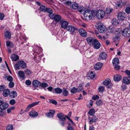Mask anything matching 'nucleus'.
<instances>
[{
    "mask_svg": "<svg viewBox=\"0 0 130 130\" xmlns=\"http://www.w3.org/2000/svg\"><path fill=\"white\" fill-rule=\"evenodd\" d=\"M120 29L118 28H116L114 27L110 28L107 30L105 34V36L107 38H108L111 35V34H113L118 35L119 34L121 33L120 32Z\"/></svg>",
    "mask_w": 130,
    "mask_h": 130,
    "instance_id": "f257e3e1",
    "label": "nucleus"
},
{
    "mask_svg": "<svg viewBox=\"0 0 130 130\" xmlns=\"http://www.w3.org/2000/svg\"><path fill=\"white\" fill-rule=\"evenodd\" d=\"M94 15V12L90 10L87 9L84 12V16L86 19L91 20Z\"/></svg>",
    "mask_w": 130,
    "mask_h": 130,
    "instance_id": "f03ea898",
    "label": "nucleus"
},
{
    "mask_svg": "<svg viewBox=\"0 0 130 130\" xmlns=\"http://www.w3.org/2000/svg\"><path fill=\"white\" fill-rule=\"evenodd\" d=\"M105 15V12L103 10H99L97 11L96 16L99 19L103 18Z\"/></svg>",
    "mask_w": 130,
    "mask_h": 130,
    "instance_id": "7ed1b4c3",
    "label": "nucleus"
},
{
    "mask_svg": "<svg viewBox=\"0 0 130 130\" xmlns=\"http://www.w3.org/2000/svg\"><path fill=\"white\" fill-rule=\"evenodd\" d=\"M126 15L123 12H120L117 15V18L119 20H123L126 17Z\"/></svg>",
    "mask_w": 130,
    "mask_h": 130,
    "instance_id": "20e7f679",
    "label": "nucleus"
},
{
    "mask_svg": "<svg viewBox=\"0 0 130 130\" xmlns=\"http://www.w3.org/2000/svg\"><path fill=\"white\" fill-rule=\"evenodd\" d=\"M51 19L54 20L55 21L58 22L61 19V16L59 14H55L54 13L53 15L50 18Z\"/></svg>",
    "mask_w": 130,
    "mask_h": 130,
    "instance_id": "39448f33",
    "label": "nucleus"
},
{
    "mask_svg": "<svg viewBox=\"0 0 130 130\" xmlns=\"http://www.w3.org/2000/svg\"><path fill=\"white\" fill-rule=\"evenodd\" d=\"M66 29L68 31L70 32L71 34L74 33L75 30H78V29L77 28L71 25L68 26Z\"/></svg>",
    "mask_w": 130,
    "mask_h": 130,
    "instance_id": "423d86ee",
    "label": "nucleus"
},
{
    "mask_svg": "<svg viewBox=\"0 0 130 130\" xmlns=\"http://www.w3.org/2000/svg\"><path fill=\"white\" fill-rule=\"evenodd\" d=\"M123 35L125 37L130 36V28H126L124 29L122 32Z\"/></svg>",
    "mask_w": 130,
    "mask_h": 130,
    "instance_id": "0eeeda50",
    "label": "nucleus"
},
{
    "mask_svg": "<svg viewBox=\"0 0 130 130\" xmlns=\"http://www.w3.org/2000/svg\"><path fill=\"white\" fill-rule=\"evenodd\" d=\"M123 84L128 85L130 84V77L126 76L123 77L122 80Z\"/></svg>",
    "mask_w": 130,
    "mask_h": 130,
    "instance_id": "6e6552de",
    "label": "nucleus"
},
{
    "mask_svg": "<svg viewBox=\"0 0 130 130\" xmlns=\"http://www.w3.org/2000/svg\"><path fill=\"white\" fill-rule=\"evenodd\" d=\"M60 24L61 25V27L64 29H66L69 24L68 22L66 21L61 20L60 21Z\"/></svg>",
    "mask_w": 130,
    "mask_h": 130,
    "instance_id": "1a4fd4ad",
    "label": "nucleus"
},
{
    "mask_svg": "<svg viewBox=\"0 0 130 130\" xmlns=\"http://www.w3.org/2000/svg\"><path fill=\"white\" fill-rule=\"evenodd\" d=\"M106 29V27L103 25H99L98 27V30L101 33L105 32Z\"/></svg>",
    "mask_w": 130,
    "mask_h": 130,
    "instance_id": "9d476101",
    "label": "nucleus"
},
{
    "mask_svg": "<svg viewBox=\"0 0 130 130\" xmlns=\"http://www.w3.org/2000/svg\"><path fill=\"white\" fill-rule=\"evenodd\" d=\"M57 117L59 119V120L64 121L66 119L67 116L64 115L62 113H59L57 114Z\"/></svg>",
    "mask_w": 130,
    "mask_h": 130,
    "instance_id": "9b49d317",
    "label": "nucleus"
},
{
    "mask_svg": "<svg viewBox=\"0 0 130 130\" xmlns=\"http://www.w3.org/2000/svg\"><path fill=\"white\" fill-rule=\"evenodd\" d=\"M98 119V118L94 116L92 117H89L88 118L89 123L90 124H91L93 123H95L96 122Z\"/></svg>",
    "mask_w": 130,
    "mask_h": 130,
    "instance_id": "f8f14e48",
    "label": "nucleus"
},
{
    "mask_svg": "<svg viewBox=\"0 0 130 130\" xmlns=\"http://www.w3.org/2000/svg\"><path fill=\"white\" fill-rule=\"evenodd\" d=\"M79 34L82 37H85L87 35L86 31L84 29L80 28L78 30Z\"/></svg>",
    "mask_w": 130,
    "mask_h": 130,
    "instance_id": "ddd939ff",
    "label": "nucleus"
},
{
    "mask_svg": "<svg viewBox=\"0 0 130 130\" xmlns=\"http://www.w3.org/2000/svg\"><path fill=\"white\" fill-rule=\"evenodd\" d=\"M107 57V55L105 52H102L99 55V58L101 60H105Z\"/></svg>",
    "mask_w": 130,
    "mask_h": 130,
    "instance_id": "4468645a",
    "label": "nucleus"
},
{
    "mask_svg": "<svg viewBox=\"0 0 130 130\" xmlns=\"http://www.w3.org/2000/svg\"><path fill=\"white\" fill-rule=\"evenodd\" d=\"M95 39H94L92 37H89L87 38V41L88 43L90 45H91L93 44Z\"/></svg>",
    "mask_w": 130,
    "mask_h": 130,
    "instance_id": "2eb2a0df",
    "label": "nucleus"
},
{
    "mask_svg": "<svg viewBox=\"0 0 130 130\" xmlns=\"http://www.w3.org/2000/svg\"><path fill=\"white\" fill-rule=\"evenodd\" d=\"M125 4V3L124 2L122 1H119L115 3V6L116 8L118 9L121 8L123 5Z\"/></svg>",
    "mask_w": 130,
    "mask_h": 130,
    "instance_id": "dca6fc26",
    "label": "nucleus"
},
{
    "mask_svg": "<svg viewBox=\"0 0 130 130\" xmlns=\"http://www.w3.org/2000/svg\"><path fill=\"white\" fill-rule=\"evenodd\" d=\"M94 48L96 49H98L100 48L101 45L99 42L96 39H95L93 44L92 45Z\"/></svg>",
    "mask_w": 130,
    "mask_h": 130,
    "instance_id": "f3484780",
    "label": "nucleus"
},
{
    "mask_svg": "<svg viewBox=\"0 0 130 130\" xmlns=\"http://www.w3.org/2000/svg\"><path fill=\"white\" fill-rule=\"evenodd\" d=\"M46 12H47L48 14V16L50 18L53 15L54 13H53L52 10L51 8L49 7H47L46 10Z\"/></svg>",
    "mask_w": 130,
    "mask_h": 130,
    "instance_id": "a211bd4d",
    "label": "nucleus"
},
{
    "mask_svg": "<svg viewBox=\"0 0 130 130\" xmlns=\"http://www.w3.org/2000/svg\"><path fill=\"white\" fill-rule=\"evenodd\" d=\"M8 107V104L6 102H3L0 104V108L2 110L7 109Z\"/></svg>",
    "mask_w": 130,
    "mask_h": 130,
    "instance_id": "6ab92c4d",
    "label": "nucleus"
},
{
    "mask_svg": "<svg viewBox=\"0 0 130 130\" xmlns=\"http://www.w3.org/2000/svg\"><path fill=\"white\" fill-rule=\"evenodd\" d=\"M18 63L20 67L22 68H24L26 67V64L25 62L23 61L22 60L19 61L18 62Z\"/></svg>",
    "mask_w": 130,
    "mask_h": 130,
    "instance_id": "aec40b11",
    "label": "nucleus"
},
{
    "mask_svg": "<svg viewBox=\"0 0 130 130\" xmlns=\"http://www.w3.org/2000/svg\"><path fill=\"white\" fill-rule=\"evenodd\" d=\"M122 78L121 75L118 74L115 75L113 77V79L115 82H119L121 80Z\"/></svg>",
    "mask_w": 130,
    "mask_h": 130,
    "instance_id": "412c9836",
    "label": "nucleus"
},
{
    "mask_svg": "<svg viewBox=\"0 0 130 130\" xmlns=\"http://www.w3.org/2000/svg\"><path fill=\"white\" fill-rule=\"evenodd\" d=\"M86 9L83 6H80L78 8V11L82 14H84V12L86 10Z\"/></svg>",
    "mask_w": 130,
    "mask_h": 130,
    "instance_id": "4be33fe9",
    "label": "nucleus"
},
{
    "mask_svg": "<svg viewBox=\"0 0 130 130\" xmlns=\"http://www.w3.org/2000/svg\"><path fill=\"white\" fill-rule=\"evenodd\" d=\"M102 66V64L100 62H98L94 66V68L96 70L100 69Z\"/></svg>",
    "mask_w": 130,
    "mask_h": 130,
    "instance_id": "5701e85b",
    "label": "nucleus"
},
{
    "mask_svg": "<svg viewBox=\"0 0 130 130\" xmlns=\"http://www.w3.org/2000/svg\"><path fill=\"white\" fill-rule=\"evenodd\" d=\"M55 112V111L54 110H50L49 112L46 113V115L49 118H51L53 116V114Z\"/></svg>",
    "mask_w": 130,
    "mask_h": 130,
    "instance_id": "b1692460",
    "label": "nucleus"
},
{
    "mask_svg": "<svg viewBox=\"0 0 130 130\" xmlns=\"http://www.w3.org/2000/svg\"><path fill=\"white\" fill-rule=\"evenodd\" d=\"M10 58L12 60L14 61H17L19 58V56L14 54H12Z\"/></svg>",
    "mask_w": 130,
    "mask_h": 130,
    "instance_id": "393cba45",
    "label": "nucleus"
},
{
    "mask_svg": "<svg viewBox=\"0 0 130 130\" xmlns=\"http://www.w3.org/2000/svg\"><path fill=\"white\" fill-rule=\"evenodd\" d=\"M33 85L35 87H39L41 85V83L37 80H34L32 82Z\"/></svg>",
    "mask_w": 130,
    "mask_h": 130,
    "instance_id": "a878e982",
    "label": "nucleus"
},
{
    "mask_svg": "<svg viewBox=\"0 0 130 130\" xmlns=\"http://www.w3.org/2000/svg\"><path fill=\"white\" fill-rule=\"evenodd\" d=\"M70 6L71 8L74 9H76L78 8V4L75 2L71 3Z\"/></svg>",
    "mask_w": 130,
    "mask_h": 130,
    "instance_id": "bb28decb",
    "label": "nucleus"
},
{
    "mask_svg": "<svg viewBox=\"0 0 130 130\" xmlns=\"http://www.w3.org/2000/svg\"><path fill=\"white\" fill-rule=\"evenodd\" d=\"M39 102H35L28 105L27 107L26 110H28L32 107L38 104Z\"/></svg>",
    "mask_w": 130,
    "mask_h": 130,
    "instance_id": "cd10ccee",
    "label": "nucleus"
},
{
    "mask_svg": "<svg viewBox=\"0 0 130 130\" xmlns=\"http://www.w3.org/2000/svg\"><path fill=\"white\" fill-rule=\"evenodd\" d=\"M62 92L63 96H64L66 97L68 95V91L65 88H63V89Z\"/></svg>",
    "mask_w": 130,
    "mask_h": 130,
    "instance_id": "c85d7f7f",
    "label": "nucleus"
},
{
    "mask_svg": "<svg viewBox=\"0 0 130 130\" xmlns=\"http://www.w3.org/2000/svg\"><path fill=\"white\" fill-rule=\"evenodd\" d=\"M29 115L31 117H35L38 115V113L36 111H33L29 112Z\"/></svg>",
    "mask_w": 130,
    "mask_h": 130,
    "instance_id": "c756f323",
    "label": "nucleus"
},
{
    "mask_svg": "<svg viewBox=\"0 0 130 130\" xmlns=\"http://www.w3.org/2000/svg\"><path fill=\"white\" fill-rule=\"evenodd\" d=\"M10 93V91L9 89L5 90L3 92V94L5 97L8 96Z\"/></svg>",
    "mask_w": 130,
    "mask_h": 130,
    "instance_id": "7c9ffc66",
    "label": "nucleus"
},
{
    "mask_svg": "<svg viewBox=\"0 0 130 130\" xmlns=\"http://www.w3.org/2000/svg\"><path fill=\"white\" fill-rule=\"evenodd\" d=\"M47 8V7H46L44 5H41L40 6L39 8V9L41 11L43 12H45Z\"/></svg>",
    "mask_w": 130,
    "mask_h": 130,
    "instance_id": "2f4dec72",
    "label": "nucleus"
},
{
    "mask_svg": "<svg viewBox=\"0 0 130 130\" xmlns=\"http://www.w3.org/2000/svg\"><path fill=\"white\" fill-rule=\"evenodd\" d=\"M55 92L57 94H60L62 91V90L59 88H56L54 89Z\"/></svg>",
    "mask_w": 130,
    "mask_h": 130,
    "instance_id": "473e14b6",
    "label": "nucleus"
},
{
    "mask_svg": "<svg viewBox=\"0 0 130 130\" xmlns=\"http://www.w3.org/2000/svg\"><path fill=\"white\" fill-rule=\"evenodd\" d=\"M112 24L114 26H117L119 24L118 20L116 19H113L111 21Z\"/></svg>",
    "mask_w": 130,
    "mask_h": 130,
    "instance_id": "72a5a7b5",
    "label": "nucleus"
},
{
    "mask_svg": "<svg viewBox=\"0 0 130 130\" xmlns=\"http://www.w3.org/2000/svg\"><path fill=\"white\" fill-rule=\"evenodd\" d=\"M120 34H119L118 35L117 34H115V36L116 37L114 38L113 39V41H114L115 43H116L117 42H119V36L120 35Z\"/></svg>",
    "mask_w": 130,
    "mask_h": 130,
    "instance_id": "f704fd0d",
    "label": "nucleus"
},
{
    "mask_svg": "<svg viewBox=\"0 0 130 130\" xmlns=\"http://www.w3.org/2000/svg\"><path fill=\"white\" fill-rule=\"evenodd\" d=\"M112 62L113 64L114 65H117L119 62V59L118 58H115L113 59Z\"/></svg>",
    "mask_w": 130,
    "mask_h": 130,
    "instance_id": "c9c22d12",
    "label": "nucleus"
},
{
    "mask_svg": "<svg viewBox=\"0 0 130 130\" xmlns=\"http://www.w3.org/2000/svg\"><path fill=\"white\" fill-rule=\"evenodd\" d=\"M88 76L90 79L94 78L95 76V74L93 73V71H91L88 73Z\"/></svg>",
    "mask_w": 130,
    "mask_h": 130,
    "instance_id": "e433bc0d",
    "label": "nucleus"
},
{
    "mask_svg": "<svg viewBox=\"0 0 130 130\" xmlns=\"http://www.w3.org/2000/svg\"><path fill=\"white\" fill-rule=\"evenodd\" d=\"M5 35L6 38H10L11 37V33L8 31H6L5 33Z\"/></svg>",
    "mask_w": 130,
    "mask_h": 130,
    "instance_id": "4c0bfd02",
    "label": "nucleus"
},
{
    "mask_svg": "<svg viewBox=\"0 0 130 130\" xmlns=\"http://www.w3.org/2000/svg\"><path fill=\"white\" fill-rule=\"evenodd\" d=\"M18 74L19 76L22 77L23 79L25 78L24 77L25 74L23 72L20 71H19L18 72Z\"/></svg>",
    "mask_w": 130,
    "mask_h": 130,
    "instance_id": "58836bf2",
    "label": "nucleus"
},
{
    "mask_svg": "<svg viewBox=\"0 0 130 130\" xmlns=\"http://www.w3.org/2000/svg\"><path fill=\"white\" fill-rule=\"evenodd\" d=\"M6 45L7 46L9 47L10 48L12 47L13 46V43L9 41H7L6 42Z\"/></svg>",
    "mask_w": 130,
    "mask_h": 130,
    "instance_id": "ea45409f",
    "label": "nucleus"
},
{
    "mask_svg": "<svg viewBox=\"0 0 130 130\" xmlns=\"http://www.w3.org/2000/svg\"><path fill=\"white\" fill-rule=\"evenodd\" d=\"M24 72L26 75H28L31 73L32 71L30 70L26 69L24 71Z\"/></svg>",
    "mask_w": 130,
    "mask_h": 130,
    "instance_id": "a19ab883",
    "label": "nucleus"
},
{
    "mask_svg": "<svg viewBox=\"0 0 130 130\" xmlns=\"http://www.w3.org/2000/svg\"><path fill=\"white\" fill-rule=\"evenodd\" d=\"M110 82V79H106L105 81L103 82V84L106 86L109 85Z\"/></svg>",
    "mask_w": 130,
    "mask_h": 130,
    "instance_id": "79ce46f5",
    "label": "nucleus"
},
{
    "mask_svg": "<svg viewBox=\"0 0 130 130\" xmlns=\"http://www.w3.org/2000/svg\"><path fill=\"white\" fill-rule=\"evenodd\" d=\"M17 94V92L15 91H12L11 93V96H12V98H14L16 97Z\"/></svg>",
    "mask_w": 130,
    "mask_h": 130,
    "instance_id": "37998d69",
    "label": "nucleus"
},
{
    "mask_svg": "<svg viewBox=\"0 0 130 130\" xmlns=\"http://www.w3.org/2000/svg\"><path fill=\"white\" fill-rule=\"evenodd\" d=\"M95 110L93 108H92L88 112V113L91 116H93V114L95 113Z\"/></svg>",
    "mask_w": 130,
    "mask_h": 130,
    "instance_id": "c03bdc74",
    "label": "nucleus"
},
{
    "mask_svg": "<svg viewBox=\"0 0 130 130\" xmlns=\"http://www.w3.org/2000/svg\"><path fill=\"white\" fill-rule=\"evenodd\" d=\"M5 78H6L7 80L8 81L11 82L13 80V78L12 77L10 76H6Z\"/></svg>",
    "mask_w": 130,
    "mask_h": 130,
    "instance_id": "a18cd8bd",
    "label": "nucleus"
},
{
    "mask_svg": "<svg viewBox=\"0 0 130 130\" xmlns=\"http://www.w3.org/2000/svg\"><path fill=\"white\" fill-rule=\"evenodd\" d=\"M49 101L50 103H52L55 105H56L57 104V102L55 100L49 99Z\"/></svg>",
    "mask_w": 130,
    "mask_h": 130,
    "instance_id": "49530a36",
    "label": "nucleus"
},
{
    "mask_svg": "<svg viewBox=\"0 0 130 130\" xmlns=\"http://www.w3.org/2000/svg\"><path fill=\"white\" fill-rule=\"evenodd\" d=\"M40 86H41V87L42 88H45L48 86V85L47 83H41V85Z\"/></svg>",
    "mask_w": 130,
    "mask_h": 130,
    "instance_id": "de8ad7c7",
    "label": "nucleus"
},
{
    "mask_svg": "<svg viewBox=\"0 0 130 130\" xmlns=\"http://www.w3.org/2000/svg\"><path fill=\"white\" fill-rule=\"evenodd\" d=\"M77 88L74 87L71 89L70 91L72 93H75L77 91Z\"/></svg>",
    "mask_w": 130,
    "mask_h": 130,
    "instance_id": "09e8293b",
    "label": "nucleus"
},
{
    "mask_svg": "<svg viewBox=\"0 0 130 130\" xmlns=\"http://www.w3.org/2000/svg\"><path fill=\"white\" fill-rule=\"evenodd\" d=\"M112 9H110L109 8H107L106 10L105 11V13H106L107 14H108L110 13H111L112 11Z\"/></svg>",
    "mask_w": 130,
    "mask_h": 130,
    "instance_id": "8fccbe9b",
    "label": "nucleus"
},
{
    "mask_svg": "<svg viewBox=\"0 0 130 130\" xmlns=\"http://www.w3.org/2000/svg\"><path fill=\"white\" fill-rule=\"evenodd\" d=\"M83 86V85L82 84H80L78 87L77 89V91L78 92H79L81 91L83 89L82 86Z\"/></svg>",
    "mask_w": 130,
    "mask_h": 130,
    "instance_id": "3c124183",
    "label": "nucleus"
},
{
    "mask_svg": "<svg viewBox=\"0 0 130 130\" xmlns=\"http://www.w3.org/2000/svg\"><path fill=\"white\" fill-rule=\"evenodd\" d=\"M103 103V102L102 100H99L97 101L96 102V104L97 105L100 106Z\"/></svg>",
    "mask_w": 130,
    "mask_h": 130,
    "instance_id": "603ef678",
    "label": "nucleus"
},
{
    "mask_svg": "<svg viewBox=\"0 0 130 130\" xmlns=\"http://www.w3.org/2000/svg\"><path fill=\"white\" fill-rule=\"evenodd\" d=\"M126 85L122 83L121 87L123 90H126L127 89V87Z\"/></svg>",
    "mask_w": 130,
    "mask_h": 130,
    "instance_id": "864d4df0",
    "label": "nucleus"
},
{
    "mask_svg": "<svg viewBox=\"0 0 130 130\" xmlns=\"http://www.w3.org/2000/svg\"><path fill=\"white\" fill-rule=\"evenodd\" d=\"M13 126L11 125H8L6 128L7 130H12Z\"/></svg>",
    "mask_w": 130,
    "mask_h": 130,
    "instance_id": "5fc2aeb1",
    "label": "nucleus"
},
{
    "mask_svg": "<svg viewBox=\"0 0 130 130\" xmlns=\"http://www.w3.org/2000/svg\"><path fill=\"white\" fill-rule=\"evenodd\" d=\"M9 103L11 105H13L16 103V101L14 99H12L10 101Z\"/></svg>",
    "mask_w": 130,
    "mask_h": 130,
    "instance_id": "6e6d98bb",
    "label": "nucleus"
},
{
    "mask_svg": "<svg viewBox=\"0 0 130 130\" xmlns=\"http://www.w3.org/2000/svg\"><path fill=\"white\" fill-rule=\"evenodd\" d=\"M125 12L127 14L130 13V7H126L125 9Z\"/></svg>",
    "mask_w": 130,
    "mask_h": 130,
    "instance_id": "4d7b16f0",
    "label": "nucleus"
},
{
    "mask_svg": "<svg viewBox=\"0 0 130 130\" xmlns=\"http://www.w3.org/2000/svg\"><path fill=\"white\" fill-rule=\"evenodd\" d=\"M6 88L5 86L4 85H1L0 86V91H3Z\"/></svg>",
    "mask_w": 130,
    "mask_h": 130,
    "instance_id": "13d9d810",
    "label": "nucleus"
},
{
    "mask_svg": "<svg viewBox=\"0 0 130 130\" xmlns=\"http://www.w3.org/2000/svg\"><path fill=\"white\" fill-rule=\"evenodd\" d=\"M14 86V83L12 81L10 82L8 85V86L10 88H12Z\"/></svg>",
    "mask_w": 130,
    "mask_h": 130,
    "instance_id": "bf43d9fd",
    "label": "nucleus"
},
{
    "mask_svg": "<svg viewBox=\"0 0 130 130\" xmlns=\"http://www.w3.org/2000/svg\"><path fill=\"white\" fill-rule=\"evenodd\" d=\"M59 122L60 124L62 126H64L66 124L65 121L59 120Z\"/></svg>",
    "mask_w": 130,
    "mask_h": 130,
    "instance_id": "052dcab7",
    "label": "nucleus"
},
{
    "mask_svg": "<svg viewBox=\"0 0 130 130\" xmlns=\"http://www.w3.org/2000/svg\"><path fill=\"white\" fill-rule=\"evenodd\" d=\"M104 87L103 86H100L99 88V92H102L104 90Z\"/></svg>",
    "mask_w": 130,
    "mask_h": 130,
    "instance_id": "680f3d73",
    "label": "nucleus"
},
{
    "mask_svg": "<svg viewBox=\"0 0 130 130\" xmlns=\"http://www.w3.org/2000/svg\"><path fill=\"white\" fill-rule=\"evenodd\" d=\"M99 98V96L97 95H95L93 96L92 98V99L94 100H96V99H98Z\"/></svg>",
    "mask_w": 130,
    "mask_h": 130,
    "instance_id": "e2e57ef3",
    "label": "nucleus"
},
{
    "mask_svg": "<svg viewBox=\"0 0 130 130\" xmlns=\"http://www.w3.org/2000/svg\"><path fill=\"white\" fill-rule=\"evenodd\" d=\"M25 83L26 84L28 85H30L31 84V82L30 80H26V81Z\"/></svg>",
    "mask_w": 130,
    "mask_h": 130,
    "instance_id": "0e129e2a",
    "label": "nucleus"
},
{
    "mask_svg": "<svg viewBox=\"0 0 130 130\" xmlns=\"http://www.w3.org/2000/svg\"><path fill=\"white\" fill-rule=\"evenodd\" d=\"M68 124L69 126L67 127V130H74L72 127L69 126L70 124L68 122Z\"/></svg>",
    "mask_w": 130,
    "mask_h": 130,
    "instance_id": "69168bd1",
    "label": "nucleus"
},
{
    "mask_svg": "<svg viewBox=\"0 0 130 130\" xmlns=\"http://www.w3.org/2000/svg\"><path fill=\"white\" fill-rule=\"evenodd\" d=\"M4 14L2 13H0V20L3 19L4 17Z\"/></svg>",
    "mask_w": 130,
    "mask_h": 130,
    "instance_id": "338daca9",
    "label": "nucleus"
},
{
    "mask_svg": "<svg viewBox=\"0 0 130 130\" xmlns=\"http://www.w3.org/2000/svg\"><path fill=\"white\" fill-rule=\"evenodd\" d=\"M125 73L127 74L128 76H130V71L128 70H127L125 71Z\"/></svg>",
    "mask_w": 130,
    "mask_h": 130,
    "instance_id": "774afa93",
    "label": "nucleus"
}]
</instances>
